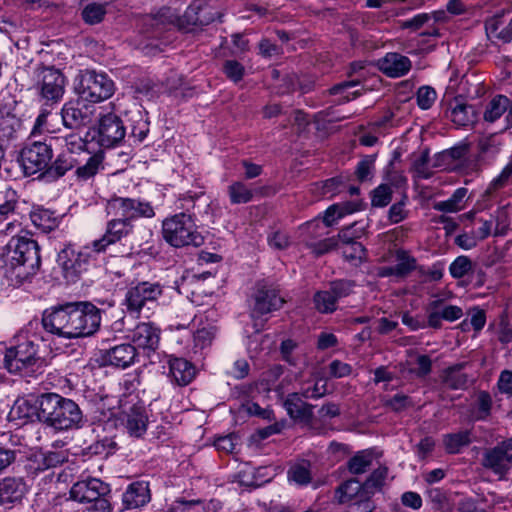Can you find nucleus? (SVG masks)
Here are the masks:
<instances>
[{"instance_id": "1", "label": "nucleus", "mask_w": 512, "mask_h": 512, "mask_svg": "<svg viewBox=\"0 0 512 512\" xmlns=\"http://www.w3.org/2000/svg\"><path fill=\"white\" fill-rule=\"evenodd\" d=\"M43 328L66 339L93 335L101 324V310L90 302H72L46 309L42 314Z\"/></svg>"}, {"instance_id": "2", "label": "nucleus", "mask_w": 512, "mask_h": 512, "mask_svg": "<svg viewBox=\"0 0 512 512\" xmlns=\"http://www.w3.org/2000/svg\"><path fill=\"white\" fill-rule=\"evenodd\" d=\"M38 243L28 237H12L0 254V270L10 285L18 286L40 269Z\"/></svg>"}, {"instance_id": "3", "label": "nucleus", "mask_w": 512, "mask_h": 512, "mask_svg": "<svg viewBox=\"0 0 512 512\" xmlns=\"http://www.w3.org/2000/svg\"><path fill=\"white\" fill-rule=\"evenodd\" d=\"M37 404L39 421L55 431L79 429L85 423L79 405L72 399L65 398L57 393L40 395Z\"/></svg>"}, {"instance_id": "4", "label": "nucleus", "mask_w": 512, "mask_h": 512, "mask_svg": "<svg viewBox=\"0 0 512 512\" xmlns=\"http://www.w3.org/2000/svg\"><path fill=\"white\" fill-rule=\"evenodd\" d=\"M162 233L165 241L177 248L190 245L199 247L204 243L193 217L185 212L166 218L162 224Z\"/></svg>"}, {"instance_id": "5", "label": "nucleus", "mask_w": 512, "mask_h": 512, "mask_svg": "<svg viewBox=\"0 0 512 512\" xmlns=\"http://www.w3.org/2000/svg\"><path fill=\"white\" fill-rule=\"evenodd\" d=\"M74 90L82 100L97 103L112 96L114 83L104 73L85 70L75 78Z\"/></svg>"}, {"instance_id": "6", "label": "nucleus", "mask_w": 512, "mask_h": 512, "mask_svg": "<svg viewBox=\"0 0 512 512\" xmlns=\"http://www.w3.org/2000/svg\"><path fill=\"white\" fill-rule=\"evenodd\" d=\"M109 485L97 478H89L76 482L70 489V498L79 503H93L94 510L110 512L107 495Z\"/></svg>"}, {"instance_id": "7", "label": "nucleus", "mask_w": 512, "mask_h": 512, "mask_svg": "<svg viewBox=\"0 0 512 512\" xmlns=\"http://www.w3.org/2000/svg\"><path fill=\"white\" fill-rule=\"evenodd\" d=\"M66 79L59 69L43 68L37 76L36 90L41 106L54 107L65 93Z\"/></svg>"}, {"instance_id": "8", "label": "nucleus", "mask_w": 512, "mask_h": 512, "mask_svg": "<svg viewBox=\"0 0 512 512\" xmlns=\"http://www.w3.org/2000/svg\"><path fill=\"white\" fill-rule=\"evenodd\" d=\"M39 361L38 345L31 339H24L7 348L3 358L4 367L14 374L33 370Z\"/></svg>"}, {"instance_id": "9", "label": "nucleus", "mask_w": 512, "mask_h": 512, "mask_svg": "<svg viewBox=\"0 0 512 512\" xmlns=\"http://www.w3.org/2000/svg\"><path fill=\"white\" fill-rule=\"evenodd\" d=\"M58 140L50 137L49 142L35 141L22 149L20 158L26 175H34L49 167L53 157L52 142Z\"/></svg>"}, {"instance_id": "10", "label": "nucleus", "mask_w": 512, "mask_h": 512, "mask_svg": "<svg viewBox=\"0 0 512 512\" xmlns=\"http://www.w3.org/2000/svg\"><path fill=\"white\" fill-rule=\"evenodd\" d=\"M106 213L108 216H123L130 223L138 218H152L155 215L150 202L125 197H113L107 201Z\"/></svg>"}, {"instance_id": "11", "label": "nucleus", "mask_w": 512, "mask_h": 512, "mask_svg": "<svg viewBox=\"0 0 512 512\" xmlns=\"http://www.w3.org/2000/svg\"><path fill=\"white\" fill-rule=\"evenodd\" d=\"M92 259V250L86 246L79 250L66 246L58 254V263L62 268L64 277L69 282L76 279L88 270Z\"/></svg>"}, {"instance_id": "12", "label": "nucleus", "mask_w": 512, "mask_h": 512, "mask_svg": "<svg viewBox=\"0 0 512 512\" xmlns=\"http://www.w3.org/2000/svg\"><path fill=\"white\" fill-rule=\"evenodd\" d=\"M162 292V287L158 283L141 282L131 287L125 295L127 311L135 314H140L144 308L150 311Z\"/></svg>"}, {"instance_id": "13", "label": "nucleus", "mask_w": 512, "mask_h": 512, "mask_svg": "<svg viewBox=\"0 0 512 512\" xmlns=\"http://www.w3.org/2000/svg\"><path fill=\"white\" fill-rule=\"evenodd\" d=\"M481 464L499 478H503L512 468V438L486 449Z\"/></svg>"}, {"instance_id": "14", "label": "nucleus", "mask_w": 512, "mask_h": 512, "mask_svg": "<svg viewBox=\"0 0 512 512\" xmlns=\"http://www.w3.org/2000/svg\"><path fill=\"white\" fill-rule=\"evenodd\" d=\"M60 114L64 127L78 130L93 121L94 106L79 97V99L66 102Z\"/></svg>"}, {"instance_id": "15", "label": "nucleus", "mask_w": 512, "mask_h": 512, "mask_svg": "<svg viewBox=\"0 0 512 512\" xmlns=\"http://www.w3.org/2000/svg\"><path fill=\"white\" fill-rule=\"evenodd\" d=\"M221 14L212 12L211 9L201 0L193 1L185 10L184 14L177 19V26L184 32H192L197 27L212 23Z\"/></svg>"}, {"instance_id": "16", "label": "nucleus", "mask_w": 512, "mask_h": 512, "mask_svg": "<svg viewBox=\"0 0 512 512\" xmlns=\"http://www.w3.org/2000/svg\"><path fill=\"white\" fill-rule=\"evenodd\" d=\"M285 300L279 295L278 289L268 282L256 284L254 293L253 315L262 316L279 310Z\"/></svg>"}, {"instance_id": "17", "label": "nucleus", "mask_w": 512, "mask_h": 512, "mask_svg": "<svg viewBox=\"0 0 512 512\" xmlns=\"http://www.w3.org/2000/svg\"><path fill=\"white\" fill-rule=\"evenodd\" d=\"M126 135V128L119 116L108 113L99 121L98 137L102 147L110 148L119 144Z\"/></svg>"}, {"instance_id": "18", "label": "nucleus", "mask_w": 512, "mask_h": 512, "mask_svg": "<svg viewBox=\"0 0 512 512\" xmlns=\"http://www.w3.org/2000/svg\"><path fill=\"white\" fill-rule=\"evenodd\" d=\"M107 223L106 232L102 238L93 241V251L102 252L106 247L120 241L132 232L133 225L123 216H113Z\"/></svg>"}, {"instance_id": "19", "label": "nucleus", "mask_w": 512, "mask_h": 512, "mask_svg": "<svg viewBox=\"0 0 512 512\" xmlns=\"http://www.w3.org/2000/svg\"><path fill=\"white\" fill-rule=\"evenodd\" d=\"M130 339L136 350H142L147 356L159 346L160 330L152 323H140L131 332Z\"/></svg>"}, {"instance_id": "20", "label": "nucleus", "mask_w": 512, "mask_h": 512, "mask_svg": "<svg viewBox=\"0 0 512 512\" xmlns=\"http://www.w3.org/2000/svg\"><path fill=\"white\" fill-rule=\"evenodd\" d=\"M505 113L504 129L512 128V98L498 94L491 98L485 105L483 111V120L487 123H494L499 120Z\"/></svg>"}, {"instance_id": "21", "label": "nucleus", "mask_w": 512, "mask_h": 512, "mask_svg": "<svg viewBox=\"0 0 512 512\" xmlns=\"http://www.w3.org/2000/svg\"><path fill=\"white\" fill-rule=\"evenodd\" d=\"M21 127L18 106L15 101L0 105V142L12 139Z\"/></svg>"}, {"instance_id": "22", "label": "nucleus", "mask_w": 512, "mask_h": 512, "mask_svg": "<svg viewBox=\"0 0 512 512\" xmlns=\"http://www.w3.org/2000/svg\"><path fill=\"white\" fill-rule=\"evenodd\" d=\"M138 356L139 352H137L135 346L123 343L106 350L103 354V361L108 365L126 368L132 365Z\"/></svg>"}, {"instance_id": "23", "label": "nucleus", "mask_w": 512, "mask_h": 512, "mask_svg": "<svg viewBox=\"0 0 512 512\" xmlns=\"http://www.w3.org/2000/svg\"><path fill=\"white\" fill-rule=\"evenodd\" d=\"M283 406L290 418L310 423L314 418L312 404L304 402L300 393H290L283 402Z\"/></svg>"}, {"instance_id": "24", "label": "nucleus", "mask_w": 512, "mask_h": 512, "mask_svg": "<svg viewBox=\"0 0 512 512\" xmlns=\"http://www.w3.org/2000/svg\"><path fill=\"white\" fill-rule=\"evenodd\" d=\"M147 426L148 417L143 406L134 405L125 413L124 427L130 437L141 438L146 433Z\"/></svg>"}, {"instance_id": "25", "label": "nucleus", "mask_w": 512, "mask_h": 512, "mask_svg": "<svg viewBox=\"0 0 512 512\" xmlns=\"http://www.w3.org/2000/svg\"><path fill=\"white\" fill-rule=\"evenodd\" d=\"M381 71L392 78L402 77L411 69V61L408 57L399 53H387L380 61Z\"/></svg>"}, {"instance_id": "26", "label": "nucleus", "mask_w": 512, "mask_h": 512, "mask_svg": "<svg viewBox=\"0 0 512 512\" xmlns=\"http://www.w3.org/2000/svg\"><path fill=\"white\" fill-rule=\"evenodd\" d=\"M364 233L365 226L361 222H354L353 224L341 229L338 233V236L336 237L338 241L340 240L344 244L352 245L353 253L347 254L344 252L347 259L361 258V255L364 252V247L361 243L356 242V239L361 238Z\"/></svg>"}, {"instance_id": "27", "label": "nucleus", "mask_w": 512, "mask_h": 512, "mask_svg": "<svg viewBox=\"0 0 512 512\" xmlns=\"http://www.w3.org/2000/svg\"><path fill=\"white\" fill-rule=\"evenodd\" d=\"M150 500L148 484L144 482H135L128 486L123 493V505L127 509H136L144 506Z\"/></svg>"}, {"instance_id": "28", "label": "nucleus", "mask_w": 512, "mask_h": 512, "mask_svg": "<svg viewBox=\"0 0 512 512\" xmlns=\"http://www.w3.org/2000/svg\"><path fill=\"white\" fill-rule=\"evenodd\" d=\"M169 374L181 386L189 384L195 376L194 366L183 358H173L169 361Z\"/></svg>"}, {"instance_id": "29", "label": "nucleus", "mask_w": 512, "mask_h": 512, "mask_svg": "<svg viewBox=\"0 0 512 512\" xmlns=\"http://www.w3.org/2000/svg\"><path fill=\"white\" fill-rule=\"evenodd\" d=\"M26 493V485L20 478L7 477L0 482V499L2 502L20 501Z\"/></svg>"}, {"instance_id": "30", "label": "nucleus", "mask_w": 512, "mask_h": 512, "mask_svg": "<svg viewBox=\"0 0 512 512\" xmlns=\"http://www.w3.org/2000/svg\"><path fill=\"white\" fill-rule=\"evenodd\" d=\"M414 360H407L403 364L402 372H408L418 379L426 378L432 371V360L428 355L410 352Z\"/></svg>"}, {"instance_id": "31", "label": "nucleus", "mask_w": 512, "mask_h": 512, "mask_svg": "<svg viewBox=\"0 0 512 512\" xmlns=\"http://www.w3.org/2000/svg\"><path fill=\"white\" fill-rule=\"evenodd\" d=\"M364 492V485L357 479L352 478L342 483L335 492L336 498L339 503H348L359 500Z\"/></svg>"}, {"instance_id": "32", "label": "nucleus", "mask_w": 512, "mask_h": 512, "mask_svg": "<svg viewBox=\"0 0 512 512\" xmlns=\"http://www.w3.org/2000/svg\"><path fill=\"white\" fill-rule=\"evenodd\" d=\"M450 119L457 126L472 125L477 120V113L473 105L456 102L450 110Z\"/></svg>"}, {"instance_id": "33", "label": "nucleus", "mask_w": 512, "mask_h": 512, "mask_svg": "<svg viewBox=\"0 0 512 512\" xmlns=\"http://www.w3.org/2000/svg\"><path fill=\"white\" fill-rule=\"evenodd\" d=\"M447 303L443 298L430 301L426 308L427 325L433 329H440L445 321Z\"/></svg>"}, {"instance_id": "34", "label": "nucleus", "mask_w": 512, "mask_h": 512, "mask_svg": "<svg viewBox=\"0 0 512 512\" xmlns=\"http://www.w3.org/2000/svg\"><path fill=\"white\" fill-rule=\"evenodd\" d=\"M30 219L35 227L43 232H50L59 224L58 216L45 208H36L30 213Z\"/></svg>"}, {"instance_id": "35", "label": "nucleus", "mask_w": 512, "mask_h": 512, "mask_svg": "<svg viewBox=\"0 0 512 512\" xmlns=\"http://www.w3.org/2000/svg\"><path fill=\"white\" fill-rule=\"evenodd\" d=\"M227 194L232 205L246 204L253 200V190L242 181H233L227 186Z\"/></svg>"}, {"instance_id": "36", "label": "nucleus", "mask_w": 512, "mask_h": 512, "mask_svg": "<svg viewBox=\"0 0 512 512\" xmlns=\"http://www.w3.org/2000/svg\"><path fill=\"white\" fill-rule=\"evenodd\" d=\"M464 364H456L443 372L442 381L450 389L459 390L467 387L468 377L462 372Z\"/></svg>"}, {"instance_id": "37", "label": "nucleus", "mask_w": 512, "mask_h": 512, "mask_svg": "<svg viewBox=\"0 0 512 512\" xmlns=\"http://www.w3.org/2000/svg\"><path fill=\"white\" fill-rule=\"evenodd\" d=\"M20 215V202L17 193L12 189H7L4 193V202L0 204V223L9 220L10 217Z\"/></svg>"}, {"instance_id": "38", "label": "nucleus", "mask_w": 512, "mask_h": 512, "mask_svg": "<svg viewBox=\"0 0 512 512\" xmlns=\"http://www.w3.org/2000/svg\"><path fill=\"white\" fill-rule=\"evenodd\" d=\"M397 261L395 267L384 269L382 275L404 276L416 268V260L403 250L397 251Z\"/></svg>"}, {"instance_id": "39", "label": "nucleus", "mask_w": 512, "mask_h": 512, "mask_svg": "<svg viewBox=\"0 0 512 512\" xmlns=\"http://www.w3.org/2000/svg\"><path fill=\"white\" fill-rule=\"evenodd\" d=\"M470 435L469 430L444 435L443 443L446 451L450 454L459 453L463 447L470 444Z\"/></svg>"}, {"instance_id": "40", "label": "nucleus", "mask_w": 512, "mask_h": 512, "mask_svg": "<svg viewBox=\"0 0 512 512\" xmlns=\"http://www.w3.org/2000/svg\"><path fill=\"white\" fill-rule=\"evenodd\" d=\"M358 210V205L353 202H346L343 204H333L327 208L323 217L325 226L330 227L334 222L347 214H351Z\"/></svg>"}, {"instance_id": "41", "label": "nucleus", "mask_w": 512, "mask_h": 512, "mask_svg": "<svg viewBox=\"0 0 512 512\" xmlns=\"http://www.w3.org/2000/svg\"><path fill=\"white\" fill-rule=\"evenodd\" d=\"M372 461V452L369 450H362L349 459L347 462V468L352 474H363L371 467Z\"/></svg>"}, {"instance_id": "42", "label": "nucleus", "mask_w": 512, "mask_h": 512, "mask_svg": "<svg viewBox=\"0 0 512 512\" xmlns=\"http://www.w3.org/2000/svg\"><path fill=\"white\" fill-rule=\"evenodd\" d=\"M359 80L343 81L332 86L328 92L330 95H341L342 98L338 101L339 104L349 102L361 95L360 90L349 92L353 87L359 86Z\"/></svg>"}, {"instance_id": "43", "label": "nucleus", "mask_w": 512, "mask_h": 512, "mask_svg": "<svg viewBox=\"0 0 512 512\" xmlns=\"http://www.w3.org/2000/svg\"><path fill=\"white\" fill-rule=\"evenodd\" d=\"M78 162L79 160L76 156L62 151L53 164L49 166V173H52L55 177H61L78 164Z\"/></svg>"}, {"instance_id": "44", "label": "nucleus", "mask_w": 512, "mask_h": 512, "mask_svg": "<svg viewBox=\"0 0 512 512\" xmlns=\"http://www.w3.org/2000/svg\"><path fill=\"white\" fill-rule=\"evenodd\" d=\"M467 194L466 188H458L454 191L452 196L445 200L435 203L434 209L440 212L453 213L461 210V203Z\"/></svg>"}, {"instance_id": "45", "label": "nucleus", "mask_w": 512, "mask_h": 512, "mask_svg": "<svg viewBox=\"0 0 512 512\" xmlns=\"http://www.w3.org/2000/svg\"><path fill=\"white\" fill-rule=\"evenodd\" d=\"M102 168L103 156L101 154H93L84 165L77 168L76 175L81 180H88L94 177Z\"/></svg>"}, {"instance_id": "46", "label": "nucleus", "mask_w": 512, "mask_h": 512, "mask_svg": "<svg viewBox=\"0 0 512 512\" xmlns=\"http://www.w3.org/2000/svg\"><path fill=\"white\" fill-rule=\"evenodd\" d=\"M118 446L116 441L111 437H103L101 439L96 440L91 445L87 447L88 453L91 455L108 457L114 454L117 450Z\"/></svg>"}, {"instance_id": "47", "label": "nucleus", "mask_w": 512, "mask_h": 512, "mask_svg": "<svg viewBox=\"0 0 512 512\" xmlns=\"http://www.w3.org/2000/svg\"><path fill=\"white\" fill-rule=\"evenodd\" d=\"M313 300L315 308L320 313H332L337 309L338 301L329 289L315 293Z\"/></svg>"}, {"instance_id": "48", "label": "nucleus", "mask_w": 512, "mask_h": 512, "mask_svg": "<svg viewBox=\"0 0 512 512\" xmlns=\"http://www.w3.org/2000/svg\"><path fill=\"white\" fill-rule=\"evenodd\" d=\"M106 15V6L99 3H90L81 11L83 21L88 25L99 24Z\"/></svg>"}, {"instance_id": "49", "label": "nucleus", "mask_w": 512, "mask_h": 512, "mask_svg": "<svg viewBox=\"0 0 512 512\" xmlns=\"http://www.w3.org/2000/svg\"><path fill=\"white\" fill-rule=\"evenodd\" d=\"M387 475L388 469L385 466H380L377 469H374L373 472L366 479V481L363 483L364 492L373 495L377 490L381 489L385 479L387 478Z\"/></svg>"}, {"instance_id": "50", "label": "nucleus", "mask_w": 512, "mask_h": 512, "mask_svg": "<svg viewBox=\"0 0 512 512\" xmlns=\"http://www.w3.org/2000/svg\"><path fill=\"white\" fill-rule=\"evenodd\" d=\"M476 409L474 411V419L477 421H484L486 420L492 410V397L491 395L486 391H480L477 394L476 398Z\"/></svg>"}, {"instance_id": "51", "label": "nucleus", "mask_w": 512, "mask_h": 512, "mask_svg": "<svg viewBox=\"0 0 512 512\" xmlns=\"http://www.w3.org/2000/svg\"><path fill=\"white\" fill-rule=\"evenodd\" d=\"M426 494L433 509L442 512L451 511V504L446 491L440 488H430L427 490Z\"/></svg>"}, {"instance_id": "52", "label": "nucleus", "mask_w": 512, "mask_h": 512, "mask_svg": "<svg viewBox=\"0 0 512 512\" xmlns=\"http://www.w3.org/2000/svg\"><path fill=\"white\" fill-rule=\"evenodd\" d=\"M486 33L489 38H496L501 40L504 43H509L512 41V19L510 22L499 30V25L497 20H490L485 25Z\"/></svg>"}, {"instance_id": "53", "label": "nucleus", "mask_w": 512, "mask_h": 512, "mask_svg": "<svg viewBox=\"0 0 512 512\" xmlns=\"http://www.w3.org/2000/svg\"><path fill=\"white\" fill-rule=\"evenodd\" d=\"M63 152L73 156L86 151L87 142L77 133H71L62 138Z\"/></svg>"}, {"instance_id": "54", "label": "nucleus", "mask_w": 512, "mask_h": 512, "mask_svg": "<svg viewBox=\"0 0 512 512\" xmlns=\"http://www.w3.org/2000/svg\"><path fill=\"white\" fill-rule=\"evenodd\" d=\"M33 413L34 408L32 404L27 399L19 398L14 402L9 416L14 420H27L33 415Z\"/></svg>"}, {"instance_id": "55", "label": "nucleus", "mask_w": 512, "mask_h": 512, "mask_svg": "<svg viewBox=\"0 0 512 512\" xmlns=\"http://www.w3.org/2000/svg\"><path fill=\"white\" fill-rule=\"evenodd\" d=\"M392 199V188L388 184H381L372 191L371 204L374 207H385Z\"/></svg>"}, {"instance_id": "56", "label": "nucleus", "mask_w": 512, "mask_h": 512, "mask_svg": "<svg viewBox=\"0 0 512 512\" xmlns=\"http://www.w3.org/2000/svg\"><path fill=\"white\" fill-rule=\"evenodd\" d=\"M481 155L485 158H493L501 148V143L496 135H490L479 141Z\"/></svg>"}, {"instance_id": "57", "label": "nucleus", "mask_w": 512, "mask_h": 512, "mask_svg": "<svg viewBox=\"0 0 512 512\" xmlns=\"http://www.w3.org/2000/svg\"><path fill=\"white\" fill-rule=\"evenodd\" d=\"M288 479L298 485H307L311 481V473L306 464H295L288 470Z\"/></svg>"}, {"instance_id": "58", "label": "nucleus", "mask_w": 512, "mask_h": 512, "mask_svg": "<svg viewBox=\"0 0 512 512\" xmlns=\"http://www.w3.org/2000/svg\"><path fill=\"white\" fill-rule=\"evenodd\" d=\"M472 269V262L467 256H458L449 267L450 274L453 278H462Z\"/></svg>"}, {"instance_id": "59", "label": "nucleus", "mask_w": 512, "mask_h": 512, "mask_svg": "<svg viewBox=\"0 0 512 512\" xmlns=\"http://www.w3.org/2000/svg\"><path fill=\"white\" fill-rule=\"evenodd\" d=\"M374 163H375V157L374 156H366L364 157L356 167V176L357 179L361 182L367 181L372 178L373 172H374Z\"/></svg>"}, {"instance_id": "60", "label": "nucleus", "mask_w": 512, "mask_h": 512, "mask_svg": "<svg viewBox=\"0 0 512 512\" xmlns=\"http://www.w3.org/2000/svg\"><path fill=\"white\" fill-rule=\"evenodd\" d=\"M492 218L495 221L494 235H505L509 226V214L507 208L505 206L497 208L492 215Z\"/></svg>"}, {"instance_id": "61", "label": "nucleus", "mask_w": 512, "mask_h": 512, "mask_svg": "<svg viewBox=\"0 0 512 512\" xmlns=\"http://www.w3.org/2000/svg\"><path fill=\"white\" fill-rule=\"evenodd\" d=\"M355 284L351 280H336L330 283L329 290L333 293L337 301L347 297L353 291Z\"/></svg>"}, {"instance_id": "62", "label": "nucleus", "mask_w": 512, "mask_h": 512, "mask_svg": "<svg viewBox=\"0 0 512 512\" xmlns=\"http://www.w3.org/2000/svg\"><path fill=\"white\" fill-rule=\"evenodd\" d=\"M436 91L430 86H422L416 94L417 104L423 109H429L436 100Z\"/></svg>"}, {"instance_id": "63", "label": "nucleus", "mask_w": 512, "mask_h": 512, "mask_svg": "<svg viewBox=\"0 0 512 512\" xmlns=\"http://www.w3.org/2000/svg\"><path fill=\"white\" fill-rule=\"evenodd\" d=\"M223 72L233 82H239L244 76L245 68L236 60H226L223 64Z\"/></svg>"}, {"instance_id": "64", "label": "nucleus", "mask_w": 512, "mask_h": 512, "mask_svg": "<svg viewBox=\"0 0 512 512\" xmlns=\"http://www.w3.org/2000/svg\"><path fill=\"white\" fill-rule=\"evenodd\" d=\"M171 512H205L201 501L178 500L175 501L171 508Z\"/></svg>"}]
</instances>
